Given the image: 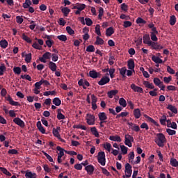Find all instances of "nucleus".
<instances>
[{
	"mask_svg": "<svg viewBox=\"0 0 178 178\" xmlns=\"http://www.w3.org/2000/svg\"><path fill=\"white\" fill-rule=\"evenodd\" d=\"M154 143H156L159 147L163 148V147H165V143H166L165 135H163V134H157L154 139Z\"/></svg>",
	"mask_w": 178,
	"mask_h": 178,
	"instance_id": "f257e3e1",
	"label": "nucleus"
},
{
	"mask_svg": "<svg viewBox=\"0 0 178 178\" xmlns=\"http://www.w3.org/2000/svg\"><path fill=\"white\" fill-rule=\"evenodd\" d=\"M97 161L102 166H105L106 159L105 158V152H99L97 154Z\"/></svg>",
	"mask_w": 178,
	"mask_h": 178,
	"instance_id": "f03ea898",
	"label": "nucleus"
},
{
	"mask_svg": "<svg viewBox=\"0 0 178 178\" xmlns=\"http://www.w3.org/2000/svg\"><path fill=\"white\" fill-rule=\"evenodd\" d=\"M85 8H86V4L76 3L75 6H74L72 8V9H77V10L75 11V15H80V13H81V11L84 10Z\"/></svg>",
	"mask_w": 178,
	"mask_h": 178,
	"instance_id": "7ed1b4c3",
	"label": "nucleus"
},
{
	"mask_svg": "<svg viewBox=\"0 0 178 178\" xmlns=\"http://www.w3.org/2000/svg\"><path fill=\"white\" fill-rule=\"evenodd\" d=\"M134 138H133V136H131L129 134L125 135V140H124L125 145H127L129 148H131V147H133L132 143H134Z\"/></svg>",
	"mask_w": 178,
	"mask_h": 178,
	"instance_id": "20e7f679",
	"label": "nucleus"
},
{
	"mask_svg": "<svg viewBox=\"0 0 178 178\" xmlns=\"http://www.w3.org/2000/svg\"><path fill=\"white\" fill-rule=\"evenodd\" d=\"M59 131H60V127H57L56 128H54L52 131L53 136L54 137H56L58 140H60L61 143H65V139H62V138L60 137V134H59Z\"/></svg>",
	"mask_w": 178,
	"mask_h": 178,
	"instance_id": "39448f33",
	"label": "nucleus"
},
{
	"mask_svg": "<svg viewBox=\"0 0 178 178\" xmlns=\"http://www.w3.org/2000/svg\"><path fill=\"white\" fill-rule=\"evenodd\" d=\"M86 119L89 126L95 124V116L94 115L88 113L86 114Z\"/></svg>",
	"mask_w": 178,
	"mask_h": 178,
	"instance_id": "423d86ee",
	"label": "nucleus"
},
{
	"mask_svg": "<svg viewBox=\"0 0 178 178\" xmlns=\"http://www.w3.org/2000/svg\"><path fill=\"white\" fill-rule=\"evenodd\" d=\"M51 53L47 51L42 55V57L39 58V60H40V62H42V63H47V59H51Z\"/></svg>",
	"mask_w": 178,
	"mask_h": 178,
	"instance_id": "0eeeda50",
	"label": "nucleus"
},
{
	"mask_svg": "<svg viewBox=\"0 0 178 178\" xmlns=\"http://www.w3.org/2000/svg\"><path fill=\"white\" fill-rule=\"evenodd\" d=\"M125 175L131 177V174L133 173V170L131 165L130 163H127L125 164V170H124Z\"/></svg>",
	"mask_w": 178,
	"mask_h": 178,
	"instance_id": "6e6552de",
	"label": "nucleus"
},
{
	"mask_svg": "<svg viewBox=\"0 0 178 178\" xmlns=\"http://www.w3.org/2000/svg\"><path fill=\"white\" fill-rule=\"evenodd\" d=\"M131 88L134 92H140V94H143V92H144L143 88L137 86L134 83L131 84Z\"/></svg>",
	"mask_w": 178,
	"mask_h": 178,
	"instance_id": "1a4fd4ad",
	"label": "nucleus"
},
{
	"mask_svg": "<svg viewBox=\"0 0 178 178\" xmlns=\"http://www.w3.org/2000/svg\"><path fill=\"white\" fill-rule=\"evenodd\" d=\"M109 81H111L109 76H104L100 79V81L98 82V84L99 86H105V84H108Z\"/></svg>",
	"mask_w": 178,
	"mask_h": 178,
	"instance_id": "9d476101",
	"label": "nucleus"
},
{
	"mask_svg": "<svg viewBox=\"0 0 178 178\" xmlns=\"http://www.w3.org/2000/svg\"><path fill=\"white\" fill-rule=\"evenodd\" d=\"M14 123H15V124H17V126H19V127H21L22 129H24V127L26 126L24 124V121L22 120V119L19 118H15L13 120Z\"/></svg>",
	"mask_w": 178,
	"mask_h": 178,
	"instance_id": "9b49d317",
	"label": "nucleus"
},
{
	"mask_svg": "<svg viewBox=\"0 0 178 178\" xmlns=\"http://www.w3.org/2000/svg\"><path fill=\"white\" fill-rule=\"evenodd\" d=\"M89 76L91 77V79H98L101 77V74L92 70L89 72Z\"/></svg>",
	"mask_w": 178,
	"mask_h": 178,
	"instance_id": "f8f14e48",
	"label": "nucleus"
},
{
	"mask_svg": "<svg viewBox=\"0 0 178 178\" xmlns=\"http://www.w3.org/2000/svg\"><path fill=\"white\" fill-rule=\"evenodd\" d=\"M85 170L87 172L88 175H92L94 170H95V168L90 164L85 167Z\"/></svg>",
	"mask_w": 178,
	"mask_h": 178,
	"instance_id": "ddd939ff",
	"label": "nucleus"
},
{
	"mask_svg": "<svg viewBox=\"0 0 178 178\" xmlns=\"http://www.w3.org/2000/svg\"><path fill=\"white\" fill-rule=\"evenodd\" d=\"M99 119L101 121V124L104 123L105 121L108 119V117L106 116V113H99Z\"/></svg>",
	"mask_w": 178,
	"mask_h": 178,
	"instance_id": "4468645a",
	"label": "nucleus"
},
{
	"mask_svg": "<svg viewBox=\"0 0 178 178\" xmlns=\"http://www.w3.org/2000/svg\"><path fill=\"white\" fill-rule=\"evenodd\" d=\"M143 43L146 44V45H149V46L151 45L152 42L151 40V38H149V35H145L143 36Z\"/></svg>",
	"mask_w": 178,
	"mask_h": 178,
	"instance_id": "2eb2a0df",
	"label": "nucleus"
},
{
	"mask_svg": "<svg viewBox=\"0 0 178 178\" xmlns=\"http://www.w3.org/2000/svg\"><path fill=\"white\" fill-rule=\"evenodd\" d=\"M149 47H152L153 49H163V47L162 45L159 44L158 42H152Z\"/></svg>",
	"mask_w": 178,
	"mask_h": 178,
	"instance_id": "dca6fc26",
	"label": "nucleus"
},
{
	"mask_svg": "<svg viewBox=\"0 0 178 178\" xmlns=\"http://www.w3.org/2000/svg\"><path fill=\"white\" fill-rule=\"evenodd\" d=\"M129 129H131L134 131H140V127H138L136 124H133L132 122L128 123Z\"/></svg>",
	"mask_w": 178,
	"mask_h": 178,
	"instance_id": "f3484780",
	"label": "nucleus"
},
{
	"mask_svg": "<svg viewBox=\"0 0 178 178\" xmlns=\"http://www.w3.org/2000/svg\"><path fill=\"white\" fill-rule=\"evenodd\" d=\"M149 29H151L152 32H150V34H158V30H156V27H155V25L154 23L151 22L148 24Z\"/></svg>",
	"mask_w": 178,
	"mask_h": 178,
	"instance_id": "a211bd4d",
	"label": "nucleus"
},
{
	"mask_svg": "<svg viewBox=\"0 0 178 178\" xmlns=\"http://www.w3.org/2000/svg\"><path fill=\"white\" fill-rule=\"evenodd\" d=\"M49 68L51 72H56V69H58V66L56 65V63H54L53 61H50L49 63Z\"/></svg>",
	"mask_w": 178,
	"mask_h": 178,
	"instance_id": "6ab92c4d",
	"label": "nucleus"
},
{
	"mask_svg": "<svg viewBox=\"0 0 178 178\" xmlns=\"http://www.w3.org/2000/svg\"><path fill=\"white\" fill-rule=\"evenodd\" d=\"M134 116L135 119H140L141 118V111L140 108H136L134 110Z\"/></svg>",
	"mask_w": 178,
	"mask_h": 178,
	"instance_id": "aec40b11",
	"label": "nucleus"
},
{
	"mask_svg": "<svg viewBox=\"0 0 178 178\" xmlns=\"http://www.w3.org/2000/svg\"><path fill=\"white\" fill-rule=\"evenodd\" d=\"M7 101H8L10 105H12L13 106H19L20 104L18 102H15L12 97H8L7 99Z\"/></svg>",
	"mask_w": 178,
	"mask_h": 178,
	"instance_id": "412c9836",
	"label": "nucleus"
},
{
	"mask_svg": "<svg viewBox=\"0 0 178 178\" xmlns=\"http://www.w3.org/2000/svg\"><path fill=\"white\" fill-rule=\"evenodd\" d=\"M113 34H115V29H113V27L111 26L106 30V37H111Z\"/></svg>",
	"mask_w": 178,
	"mask_h": 178,
	"instance_id": "4be33fe9",
	"label": "nucleus"
},
{
	"mask_svg": "<svg viewBox=\"0 0 178 178\" xmlns=\"http://www.w3.org/2000/svg\"><path fill=\"white\" fill-rule=\"evenodd\" d=\"M143 86H145V87H146V88H149L150 90H154V88H155L154 83H151L148 81H144Z\"/></svg>",
	"mask_w": 178,
	"mask_h": 178,
	"instance_id": "5701e85b",
	"label": "nucleus"
},
{
	"mask_svg": "<svg viewBox=\"0 0 178 178\" xmlns=\"http://www.w3.org/2000/svg\"><path fill=\"white\" fill-rule=\"evenodd\" d=\"M26 178H37V174L32 172L31 171H26L25 173Z\"/></svg>",
	"mask_w": 178,
	"mask_h": 178,
	"instance_id": "b1692460",
	"label": "nucleus"
},
{
	"mask_svg": "<svg viewBox=\"0 0 178 178\" xmlns=\"http://www.w3.org/2000/svg\"><path fill=\"white\" fill-rule=\"evenodd\" d=\"M36 126H37L39 131H40V133H42V134H45V129L44 128V127H42L41 122L38 121L36 124Z\"/></svg>",
	"mask_w": 178,
	"mask_h": 178,
	"instance_id": "393cba45",
	"label": "nucleus"
},
{
	"mask_svg": "<svg viewBox=\"0 0 178 178\" xmlns=\"http://www.w3.org/2000/svg\"><path fill=\"white\" fill-rule=\"evenodd\" d=\"M118 92H119L118 90H112L107 92V95L108 98L112 99L113 97H115V95H116V94H118Z\"/></svg>",
	"mask_w": 178,
	"mask_h": 178,
	"instance_id": "a878e982",
	"label": "nucleus"
},
{
	"mask_svg": "<svg viewBox=\"0 0 178 178\" xmlns=\"http://www.w3.org/2000/svg\"><path fill=\"white\" fill-rule=\"evenodd\" d=\"M127 67H128V69L134 70V67H136V65L134 64V59H130L128 60Z\"/></svg>",
	"mask_w": 178,
	"mask_h": 178,
	"instance_id": "bb28decb",
	"label": "nucleus"
},
{
	"mask_svg": "<svg viewBox=\"0 0 178 178\" xmlns=\"http://www.w3.org/2000/svg\"><path fill=\"white\" fill-rule=\"evenodd\" d=\"M111 141H117V143H122V138L119 136H111L109 137Z\"/></svg>",
	"mask_w": 178,
	"mask_h": 178,
	"instance_id": "cd10ccee",
	"label": "nucleus"
},
{
	"mask_svg": "<svg viewBox=\"0 0 178 178\" xmlns=\"http://www.w3.org/2000/svg\"><path fill=\"white\" fill-rule=\"evenodd\" d=\"M57 119L58 120H63V119H65V115H63V113H62V109H60V108H58V110H57Z\"/></svg>",
	"mask_w": 178,
	"mask_h": 178,
	"instance_id": "c85d7f7f",
	"label": "nucleus"
},
{
	"mask_svg": "<svg viewBox=\"0 0 178 178\" xmlns=\"http://www.w3.org/2000/svg\"><path fill=\"white\" fill-rule=\"evenodd\" d=\"M128 159L129 163L133 165V163L134 162V152H131L130 153H129Z\"/></svg>",
	"mask_w": 178,
	"mask_h": 178,
	"instance_id": "c756f323",
	"label": "nucleus"
},
{
	"mask_svg": "<svg viewBox=\"0 0 178 178\" xmlns=\"http://www.w3.org/2000/svg\"><path fill=\"white\" fill-rule=\"evenodd\" d=\"M56 149L58 151V152H57L58 156H63V155H65V149L60 147V146H57Z\"/></svg>",
	"mask_w": 178,
	"mask_h": 178,
	"instance_id": "7c9ffc66",
	"label": "nucleus"
},
{
	"mask_svg": "<svg viewBox=\"0 0 178 178\" xmlns=\"http://www.w3.org/2000/svg\"><path fill=\"white\" fill-rule=\"evenodd\" d=\"M167 109H169V111H170L171 112H172V113H175V115L177 114V108H176V106L172 104H169L167 107Z\"/></svg>",
	"mask_w": 178,
	"mask_h": 178,
	"instance_id": "2f4dec72",
	"label": "nucleus"
},
{
	"mask_svg": "<svg viewBox=\"0 0 178 178\" xmlns=\"http://www.w3.org/2000/svg\"><path fill=\"white\" fill-rule=\"evenodd\" d=\"M90 132L95 137H99V133L98 132V130H97V128L95 127H93L90 129Z\"/></svg>",
	"mask_w": 178,
	"mask_h": 178,
	"instance_id": "473e14b6",
	"label": "nucleus"
},
{
	"mask_svg": "<svg viewBox=\"0 0 178 178\" xmlns=\"http://www.w3.org/2000/svg\"><path fill=\"white\" fill-rule=\"evenodd\" d=\"M9 43H8V40H3L0 41V47L1 48H3V49H6V48H8V45Z\"/></svg>",
	"mask_w": 178,
	"mask_h": 178,
	"instance_id": "72a5a7b5",
	"label": "nucleus"
},
{
	"mask_svg": "<svg viewBox=\"0 0 178 178\" xmlns=\"http://www.w3.org/2000/svg\"><path fill=\"white\" fill-rule=\"evenodd\" d=\"M170 164L171 165V166H172L173 168H177L178 166V161L175 158H171L170 161Z\"/></svg>",
	"mask_w": 178,
	"mask_h": 178,
	"instance_id": "f704fd0d",
	"label": "nucleus"
},
{
	"mask_svg": "<svg viewBox=\"0 0 178 178\" xmlns=\"http://www.w3.org/2000/svg\"><path fill=\"white\" fill-rule=\"evenodd\" d=\"M152 60H153L154 63H163V61L162 60V59H161V58L156 56H153L152 57Z\"/></svg>",
	"mask_w": 178,
	"mask_h": 178,
	"instance_id": "c9c22d12",
	"label": "nucleus"
},
{
	"mask_svg": "<svg viewBox=\"0 0 178 178\" xmlns=\"http://www.w3.org/2000/svg\"><path fill=\"white\" fill-rule=\"evenodd\" d=\"M104 39L101 38L99 36L96 38V41L95 42V45H104Z\"/></svg>",
	"mask_w": 178,
	"mask_h": 178,
	"instance_id": "e433bc0d",
	"label": "nucleus"
},
{
	"mask_svg": "<svg viewBox=\"0 0 178 178\" xmlns=\"http://www.w3.org/2000/svg\"><path fill=\"white\" fill-rule=\"evenodd\" d=\"M119 104L120 106H122V108H126V106H127V102H126V99L123 97L120 98Z\"/></svg>",
	"mask_w": 178,
	"mask_h": 178,
	"instance_id": "4c0bfd02",
	"label": "nucleus"
},
{
	"mask_svg": "<svg viewBox=\"0 0 178 178\" xmlns=\"http://www.w3.org/2000/svg\"><path fill=\"white\" fill-rule=\"evenodd\" d=\"M31 0H25V2L22 4V8H24V9H28V8L31 6Z\"/></svg>",
	"mask_w": 178,
	"mask_h": 178,
	"instance_id": "58836bf2",
	"label": "nucleus"
},
{
	"mask_svg": "<svg viewBox=\"0 0 178 178\" xmlns=\"http://www.w3.org/2000/svg\"><path fill=\"white\" fill-rule=\"evenodd\" d=\"M120 148L121 149L122 155L127 154V151H129V148L126 147L125 145H120Z\"/></svg>",
	"mask_w": 178,
	"mask_h": 178,
	"instance_id": "ea45409f",
	"label": "nucleus"
},
{
	"mask_svg": "<svg viewBox=\"0 0 178 178\" xmlns=\"http://www.w3.org/2000/svg\"><path fill=\"white\" fill-rule=\"evenodd\" d=\"M104 149L108 151V152H111V150L112 149V145L109 143H106L103 145Z\"/></svg>",
	"mask_w": 178,
	"mask_h": 178,
	"instance_id": "a19ab883",
	"label": "nucleus"
},
{
	"mask_svg": "<svg viewBox=\"0 0 178 178\" xmlns=\"http://www.w3.org/2000/svg\"><path fill=\"white\" fill-rule=\"evenodd\" d=\"M119 71H120V74L122 77H126V72H127V69L126 68V67H123L122 68H120Z\"/></svg>",
	"mask_w": 178,
	"mask_h": 178,
	"instance_id": "79ce46f5",
	"label": "nucleus"
},
{
	"mask_svg": "<svg viewBox=\"0 0 178 178\" xmlns=\"http://www.w3.org/2000/svg\"><path fill=\"white\" fill-rule=\"evenodd\" d=\"M53 104L56 106H60V104H62V101H60V99H59L58 97H55L53 99Z\"/></svg>",
	"mask_w": 178,
	"mask_h": 178,
	"instance_id": "37998d69",
	"label": "nucleus"
},
{
	"mask_svg": "<svg viewBox=\"0 0 178 178\" xmlns=\"http://www.w3.org/2000/svg\"><path fill=\"white\" fill-rule=\"evenodd\" d=\"M57 38L59 41H62L63 42H66V41H67V36H66V35H58Z\"/></svg>",
	"mask_w": 178,
	"mask_h": 178,
	"instance_id": "c03bdc74",
	"label": "nucleus"
},
{
	"mask_svg": "<svg viewBox=\"0 0 178 178\" xmlns=\"http://www.w3.org/2000/svg\"><path fill=\"white\" fill-rule=\"evenodd\" d=\"M61 12L63 13L64 16L66 17L69 13H70V9L67 7H65L61 9Z\"/></svg>",
	"mask_w": 178,
	"mask_h": 178,
	"instance_id": "a18cd8bd",
	"label": "nucleus"
},
{
	"mask_svg": "<svg viewBox=\"0 0 178 178\" xmlns=\"http://www.w3.org/2000/svg\"><path fill=\"white\" fill-rule=\"evenodd\" d=\"M95 33L99 35V37H101L102 33H101V26L99 24H97L95 26Z\"/></svg>",
	"mask_w": 178,
	"mask_h": 178,
	"instance_id": "49530a36",
	"label": "nucleus"
},
{
	"mask_svg": "<svg viewBox=\"0 0 178 178\" xmlns=\"http://www.w3.org/2000/svg\"><path fill=\"white\" fill-rule=\"evenodd\" d=\"M6 72V66L5 64H1L0 65V76H3V73Z\"/></svg>",
	"mask_w": 178,
	"mask_h": 178,
	"instance_id": "de8ad7c7",
	"label": "nucleus"
},
{
	"mask_svg": "<svg viewBox=\"0 0 178 178\" xmlns=\"http://www.w3.org/2000/svg\"><path fill=\"white\" fill-rule=\"evenodd\" d=\"M153 82L157 87H159V86L163 83V82L161 81V79H159V78H154Z\"/></svg>",
	"mask_w": 178,
	"mask_h": 178,
	"instance_id": "09e8293b",
	"label": "nucleus"
},
{
	"mask_svg": "<svg viewBox=\"0 0 178 178\" xmlns=\"http://www.w3.org/2000/svg\"><path fill=\"white\" fill-rule=\"evenodd\" d=\"M170 26H175L176 24V16L172 15L170 17Z\"/></svg>",
	"mask_w": 178,
	"mask_h": 178,
	"instance_id": "8fccbe9b",
	"label": "nucleus"
},
{
	"mask_svg": "<svg viewBox=\"0 0 178 178\" xmlns=\"http://www.w3.org/2000/svg\"><path fill=\"white\" fill-rule=\"evenodd\" d=\"M43 95L44 97H48L49 95H56V91L53 90V91H46L43 93Z\"/></svg>",
	"mask_w": 178,
	"mask_h": 178,
	"instance_id": "3c124183",
	"label": "nucleus"
},
{
	"mask_svg": "<svg viewBox=\"0 0 178 178\" xmlns=\"http://www.w3.org/2000/svg\"><path fill=\"white\" fill-rule=\"evenodd\" d=\"M0 170L3 172L4 175H6V176H12V173H10L6 168L3 167H0Z\"/></svg>",
	"mask_w": 178,
	"mask_h": 178,
	"instance_id": "603ef678",
	"label": "nucleus"
},
{
	"mask_svg": "<svg viewBox=\"0 0 178 178\" xmlns=\"http://www.w3.org/2000/svg\"><path fill=\"white\" fill-rule=\"evenodd\" d=\"M167 120H168L166 119V115H163L161 118H160L161 124H162V126H166Z\"/></svg>",
	"mask_w": 178,
	"mask_h": 178,
	"instance_id": "864d4df0",
	"label": "nucleus"
},
{
	"mask_svg": "<svg viewBox=\"0 0 178 178\" xmlns=\"http://www.w3.org/2000/svg\"><path fill=\"white\" fill-rule=\"evenodd\" d=\"M137 24H145L147 21L144 20V19L141 17H138L136 21Z\"/></svg>",
	"mask_w": 178,
	"mask_h": 178,
	"instance_id": "5fc2aeb1",
	"label": "nucleus"
},
{
	"mask_svg": "<svg viewBox=\"0 0 178 178\" xmlns=\"http://www.w3.org/2000/svg\"><path fill=\"white\" fill-rule=\"evenodd\" d=\"M25 62L26 63H30V62H31V53L25 55Z\"/></svg>",
	"mask_w": 178,
	"mask_h": 178,
	"instance_id": "6e6d98bb",
	"label": "nucleus"
},
{
	"mask_svg": "<svg viewBox=\"0 0 178 178\" xmlns=\"http://www.w3.org/2000/svg\"><path fill=\"white\" fill-rule=\"evenodd\" d=\"M87 52H95V47L94 45H89L86 47Z\"/></svg>",
	"mask_w": 178,
	"mask_h": 178,
	"instance_id": "4d7b16f0",
	"label": "nucleus"
},
{
	"mask_svg": "<svg viewBox=\"0 0 178 178\" xmlns=\"http://www.w3.org/2000/svg\"><path fill=\"white\" fill-rule=\"evenodd\" d=\"M115 72H116V70H115V68H110L108 70L111 79H113V77H115Z\"/></svg>",
	"mask_w": 178,
	"mask_h": 178,
	"instance_id": "13d9d810",
	"label": "nucleus"
},
{
	"mask_svg": "<svg viewBox=\"0 0 178 178\" xmlns=\"http://www.w3.org/2000/svg\"><path fill=\"white\" fill-rule=\"evenodd\" d=\"M121 10H122L123 12H127L129 10V6H127V4L125 3H122Z\"/></svg>",
	"mask_w": 178,
	"mask_h": 178,
	"instance_id": "bf43d9fd",
	"label": "nucleus"
},
{
	"mask_svg": "<svg viewBox=\"0 0 178 178\" xmlns=\"http://www.w3.org/2000/svg\"><path fill=\"white\" fill-rule=\"evenodd\" d=\"M13 72L15 74H20L22 73V68L20 67H14Z\"/></svg>",
	"mask_w": 178,
	"mask_h": 178,
	"instance_id": "052dcab7",
	"label": "nucleus"
},
{
	"mask_svg": "<svg viewBox=\"0 0 178 178\" xmlns=\"http://www.w3.org/2000/svg\"><path fill=\"white\" fill-rule=\"evenodd\" d=\"M33 48H34L35 49H38L39 51H40L42 45H40V44L37 43V42H35L33 44H32Z\"/></svg>",
	"mask_w": 178,
	"mask_h": 178,
	"instance_id": "680f3d73",
	"label": "nucleus"
},
{
	"mask_svg": "<svg viewBox=\"0 0 178 178\" xmlns=\"http://www.w3.org/2000/svg\"><path fill=\"white\" fill-rule=\"evenodd\" d=\"M85 24H86V26H92V20L89 17L85 18Z\"/></svg>",
	"mask_w": 178,
	"mask_h": 178,
	"instance_id": "e2e57ef3",
	"label": "nucleus"
},
{
	"mask_svg": "<svg viewBox=\"0 0 178 178\" xmlns=\"http://www.w3.org/2000/svg\"><path fill=\"white\" fill-rule=\"evenodd\" d=\"M166 133H168V136H175L176 134V131L168 128L166 129Z\"/></svg>",
	"mask_w": 178,
	"mask_h": 178,
	"instance_id": "0e129e2a",
	"label": "nucleus"
},
{
	"mask_svg": "<svg viewBox=\"0 0 178 178\" xmlns=\"http://www.w3.org/2000/svg\"><path fill=\"white\" fill-rule=\"evenodd\" d=\"M66 31L68 33V34H70V35H73V34H74V31L70 26H67Z\"/></svg>",
	"mask_w": 178,
	"mask_h": 178,
	"instance_id": "69168bd1",
	"label": "nucleus"
},
{
	"mask_svg": "<svg viewBox=\"0 0 178 178\" xmlns=\"http://www.w3.org/2000/svg\"><path fill=\"white\" fill-rule=\"evenodd\" d=\"M115 63V56H110L108 59V64L112 66Z\"/></svg>",
	"mask_w": 178,
	"mask_h": 178,
	"instance_id": "338daca9",
	"label": "nucleus"
},
{
	"mask_svg": "<svg viewBox=\"0 0 178 178\" xmlns=\"http://www.w3.org/2000/svg\"><path fill=\"white\" fill-rule=\"evenodd\" d=\"M22 40L29 43L31 42V40L30 39V38H29V36L26 35V34L24 33L22 34Z\"/></svg>",
	"mask_w": 178,
	"mask_h": 178,
	"instance_id": "774afa93",
	"label": "nucleus"
}]
</instances>
